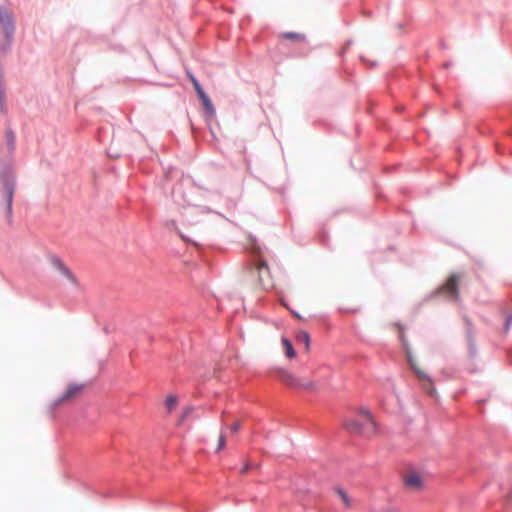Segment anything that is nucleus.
<instances>
[{
  "label": "nucleus",
  "instance_id": "nucleus-16",
  "mask_svg": "<svg viewBox=\"0 0 512 512\" xmlns=\"http://www.w3.org/2000/svg\"><path fill=\"white\" fill-rule=\"evenodd\" d=\"M227 437H228L227 436V432L226 431H221L220 436H219V440H218V446H217L216 452H219L222 449H224V447L226 445V438Z\"/></svg>",
  "mask_w": 512,
  "mask_h": 512
},
{
  "label": "nucleus",
  "instance_id": "nucleus-24",
  "mask_svg": "<svg viewBox=\"0 0 512 512\" xmlns=\"http://www.w3.org/2000/svg\"><path fill=\"white\" fill-rule=\"evenodd\" d=\"M8 138H9V145L13 146L14 135L12 132L8 133Z\"/></svg>",
  "mask_w": 512,
  "mask_h": 512
},
{
  "label": "nucleus",
  "instance_id": "nucleus-17",
  "mask_svg": "<svg viewBox=\"0 0 512 512\" xmlns=\"http://www.w3.org/2000/svg\"><path fill=\"white\" fill-rule=\"evenodd\" d=\"M284 37L287 39L295 40V41H300L303 39L302 35L296 34V33H286V34H284Z\"/></svg>",
  "mask_w": 512,
  "mask_h": 512
},
{
  "label": "nucleus",
  "instance_id": "nucleus-6",
  "mask_svg": "<svg viewBox=\"0 0 512 512\" xmlns=\"http://www.w3.org/2000/svg\"><path fill=\"white\" fill-rule=\"evenodd\" d=\"M402 479L404 486L411 491H421L424 488V478L417 471H407Z\"/></svg>",
  "mask_w": 512,
  "mask_h": 512
},
{
  "label": "nucleus",
  "instance_id": "nucleus-8",
  "mask_svg": "<svg viewBox=\"0 0 512 512\" xmlns=\"http://www.w3.org/2000/svg\"><path fill=\"white\" fill-rule=\"evenodd\" d=\"M82 390H83L82 385H78V384L69 385L67 387V389L65 390V392L61 395V397H59L56 400V404L59 405V404H62V403L72 400L73 398L78 396L82 392Z\"/></svg>",
  "mask_w": 512,
  "mask_h": 512
},
{
  "label": "nucleus",
  "instance_id": "nucleus-12",
  "mask_svg": "<svg viewBox=\"0 0 512 512\" xmlns=\"http://www.w3.org/2000/svg\"><path fill=\"white\" fill-rule=\"evenodd\" d=\"M177 404H178V398L175 395H169L165 401L167 413H169V414L172 413L174 408L177 406Z\"/></svg>",
  "mask_w": 512,
  "mask_h": 512
},
{
  "label": "nucleus",
  "instance_id": "nucleus-1",
  "mask_svg": "<svg viewBox=\"0 0 512 512\" xmlns=\"http://www.w3.org/2000/svg\"><path fill=\"white\" fill-rule=\"evenodd\" d=\"M344 428L351 434L371 437L378 432L375 418H345Z\"/></svg>",
  "mask_w": 512,
  "mask_h": 512
},
{
  "label": "nucleus",
  "instance_id": "nucleus-10",
  "mask_svg": "<svg viewBox=\"0 0 512 512\" xmlns=\"http://www.w3.org/2000/svg\"><path fill=\"white\" fill-rule=\"evenodd\" d=\"M240 428H241L240 421H232L231 423L225 422L222 424L221 431H226L227 436H232V435H235L236 433H238Z\"/></svg>",
  "mask_w": 512,
  "mask_h": 512
},
{
  "label": "nucleus",
  "instance_id": "nucleus-18",
  "mask_svg": "<svg viewBox=\"0 0 512 512\" xmlns=\"http://www.w3.org/2000/svg\"><path fill=\"white\" fill-rule=\"evenodd\" d=\"M337 493L340 496V498L342 499L344 505L348 507L349 506V499H348L347 494L343 490H341V489H339L337 491Z\"/></svg>",
  "mask_w": 512,
  "mask_h": 512
},
{
  "label": "nucleus",
  "instance_id": "nucleus-9",
  "mask_svg": "<svg viewBox=\"0 0 512 512\" xmlns=\"http://www.w3.org/2000/svg\"><path fill=\"white\" fill-rule=\"evenodd\" d=\"M0 23L6 34H10L13 31V21L11 14L3 8H0Z\"/></svg>",
  "mask_w": 512,
  "mask_h": 512
},
{
  "label": "nucleus",
  "instance_id": "nucleus-21",
  "mask_svg": "<svg viewBox=\"0 0 512 512\" xmlns=\"http://www.w3.org/2000/svg\"><path fill=\"white\" fill-rule=\"evenodd\" d=\"M199 98H202L203 95H207L204 90L202 89L201 85H196V88H195Z\"/></svg>",
  "mask_w": 512,
  "mask_h": 512
},
{
  "label": "nucleus",
  "instance_id": "nucleus-19",
  "mask_svg": "<svg viewBox=\"0 0 512 512\" xmlns=\"http://www.w3.org/2000/svg\"><path fill=\"white\" fill-rule=\"evenodd\" d=\"M196 412H197L196 408L194 406L189 405L183 409L182 416H188V415L196 413Z\"/></svg>",
  "mask_w": 512,
  "mask_h": 512
},
{
  "label": "nucleus",
  "instance_id": "nucleus-3",
  "mask_svg": "<svg viewBox=\"0 0 512 512\" xmlns=\"http://www.w3.org/2000/svg\"><path fill=\"white\" fill-rule=\"evenodd\" d=\"M251 275L257 279L258 285L263 289L273 287L270 270L266 262L259 260L251 270Z\"/></svg>",
  "mask_w": 512,
  "mask_h": 512
},
{
  "label": "nucleus",
  "instance_id": "nucleus-11",
  "mask_svg": "<svg viewBox=\"0 0 512 512\" xmlns=\"http://www.w3.org/2000/svg\"><path fill=\"white\" fill-rule=\"evenodd\" d=\"M282 345L288 358H294L296 356L292 343L287 338L282 339Z\"/></svg>",
  "mask_w": 512,
  "mask_h": 512
},
{
  "label": "nucleus",
  "instance_id": "nucleus-15",
  "mask_svg": "<svg viewBox=\"0 0 512 512\" xmlns=\"http://www.w3.org/2000/svg\"><path fill=\"white\" fill-rule=\"evenodd\" d=\"M200 100L202 101V104H203L205 110L210 115H214L215 110H214L213 104H212L211 100L209 99V97L207 95H203V97L200 98Z\"/></svg>",
  "mask_w": 512,
  "mask_h": 512
},
{
  "label": "nucleus",
  "instance_id": "nucleus-25",
  "mask_svg": "<svg viewBox=\"0 0 512 512\" xmlns=\"http://www.w3.org/2000/svg\"><path fill=\"white\" fill-rule=\"evenodd\" d=\"M250 465L249 464H246L242 469H241V473L244 474L246 473L249 469H250Z\"/></svg>",
  "mask_w": 512,
  "mask_h": 512
},
{
  "label": "nucleus",
  "instance_id": "nucleus-23",
  "mask_svg": "<svg viewBox=\"0 0 512 512\" xmlns=\"http://www.w3.org/2000/svg\"><path fill=\"white\" fill-rule=\"evenodd\" d=\"M360 413H361L362 416H370V414H371V412L367 408H363L360 411Z\"/></svg>",
  "mask_w": 512,
  "mask_h": 512
},
{
  "label": "nucleus",
  "instance_id": "nucleus-2",
  "mask_svg": "<svg viewBox=\"0 0 512 512\" xmlns=\"http://www.w3.org/2000/svg\"><path fill=\"white\" fill-rule=\"evenodd\" d=\"M14 179L11 176L0 178V195L5 202V216L7 222H12V202L14 194Z\"/></svg>",
  "mask_w": 512,
  "mask_h": 512
},
{
  "label": "nucleus",
  "instance_id": "nucleus-5",
  "mask_svg": "<svg viewBox=\"0 0 512 512\" xmlns=\"http://www.w3.org/2000/svg\"><path fill=\"white\" fill-rule=\"evenodd\" d=\"M460 276L452 274L447 281L438 289V293L447 297L450 300L457 301L459 299V284Z\"/></svg>",
  "mask_w": 512,
  "mask_h": 512
},
{
  "label": "nucleus",
  "instance_id": "nucleus-22",
  "mask_svg": "<svg viewBox=\"0 0 512 512\" xmlns=\"http://www.w3.org/2000/svg\"><path fill=\"white\" fill-rule=\"evenodd\" d=\"M188 76H189V79L192 82L194 88H196V85H200V83L197 81V79L192 74H189Z\"/></svg>",
  "mask_w": 512,
  "mask_h": 512
},
{
  "label": "nucleus",
  "instance_id": "nucleus-7",
  "mask_svg": "<svg viewBox=\"0 0 512 512\" xmlns=\"http://www.w3.org/2000/svg\"><path fill=\"white\" fill-rule=\"evenodd\" d=\"M410 365L414 370L422 389L426 391L428 394L433 395L435 392V387L434 382L430 378V376L424 370H422L420 367L414 364L412 361H410Z\"/></svg>",
  "mask_w": 512,
  "mask_h": 512
},
{
  "label": "nucleus",
  "instance_id": "nucleus-20",
  "mask_svg": "<svg viewBox=\"0 0 512 512\" xmlns=\"http://www.w3.org/2000/svg\"><path fill=\"white\" fill-rule=\"evenodd\" d=\"M4 90L0 87V111L4 112Z\"/></svg>",
  "mask_w": 512,
  "mask_h": 512
},
{
  "label": "nucleus",
  "instance_id": "nucleus-4",
  "mask_svg": "<svg viewBox=\"0 0 512 512\" xmlns=\"http://www.w3.org/2000/svg\"><path fill=\"white\" fill-rule=\"evenodd\" d=\"M278 379L290 386L292 388L304 389V390H313L315 388L314 383L310 379H297L294 375L287 371H280L278 374Z\"/></svg>",
  "mask_w": 512,
  "mask_h": 512
},
{
  "label": "nucleus",
  "instance_id": "nucleus-13",
  "mask_svg": "<svg viewBox=\"0 0 512 512\" xmlns=\"http://www.w3.org/2000/svg\"><path fill=\"white\" fill-rule=\"evenodd\" d=\"M56 265H57L58 269L61 271L62 274H64L72 282H74V283L76 282L75 277L73 276L72 272L61 261L58 260L56 262Z\"/></svg>",
  "mask_w": 512,
  "mask_h": 512
},
{
  "label": "nucleus",
  "instance_id": "nucleus-14",
  "mask_svg": "<svg viewBox=\"0 0 512 512\" xmlns=\"http://www.w3.org/2000/svg\"><path fill=\"white\" fill-rule=\"evenodd\" d=\"M297 341L299 344H304L305 346V349L308 350L309 349V345H310V336L307 332H299L297 334Z\"/></svg>",
  "mask_w": 512,
  "mask_h": 512
}]
</instances>
